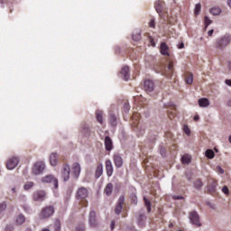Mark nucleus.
Wrapping results in <instances>:
<instances>
[{
    "label": "nucleus",
    "instance_id": "obj_1",
    "mask_svg": "<svg viewBox=\"0 0 231 231\" xmlns=\"http://www.w3.org/2000/svg\"><path fill=\"white\" fill-rule=\"evenodd\" d=\"M89 196V191L84 187L78 189L76 192V199L79 201L80 208L88 207V197Z\"/></svg>",
    "mask_w": 231,
    "mask_h": 231
},
{
    "label": "nucleus",
    "instance_id": "obj_2",
    "mask_svg": "<svg viewBox=\"0 0 231 231\" xmlns=\"http://www.w3.org/2000/svg\"><path fill=\"white\" fill-rule=\"evenodd\" d=\"M230 42H231V36L228 34H226L216 40L214 43V47L216 48V50H220L221 51H223V50H225V48H226V46L230 44Z\"/></svg>",
    "mask_w": 231,
    "mask_h": 231
},
{
    "label": "nucleus",
    "instance_id": "obj_3",
    "mask_svg": "<svg viewBox=\"0 0 231 231\" xmlns=\"http://www.w3.org/2000/svg\"><path fill=\"white\" fill-rule=\"evenodd\" d=\"M53 214H55V207L45 206L43 208H42L40 217L41 219H49V217H51Z\"/></svg>",
    "mask_w": 231,
    "mask_h": 231
},
{
    "label": "nucleus",
    "instance_id": "obj_4",
    "mask_svg": "<svg viewBox=\"0 0 231 231\" xmlns=\"http://www.w3.org/2000/svg\"><path fill=\"white\" fill-rule=\"evenodd\" d=\"M189 219L191 225H194L195 226H201L199 214L196 210H192L189 213Z\"/></svg>",
    "mask_w": 231,
    "mask_h": 231
},
{
    "label": "nucleus",
    "instance_id": "obj_5",
    "mask_svg": "<svg viewBox=\"0 0 231 231\" xmlns=\"http://www.w3.org/2000/svg\"><path fill=\"white\" fill-rule=\"evenodd\" d=\"M46 197H47L46 191L42 189L36 190L32 194L33 201H38L39 203H42V201H45Z\"/></svg>",
    "mask_w": 231,
    "mask_h": 231
},
{
    "label": "nucleus",
    "instance_id": "obj_6",
    "mask_svg": "<svg viewBox=\"0 0 231 231\" xmlns=\"http://www.w3.org/2000/svg\"><path fill=\"white\" fill-rule=\"evenodd\" d=\"M42 183H51L54 189H59V180L53 175L42 178Z\"/></svg>",
    "mask_w": 231,
    "mask_h": 231
},
{
    "label": "nucleus",
    "instance_id": "obj_7",
    "mask_svg": "<svg viewBox=\"0 0 231 231\" xmlns=\"http://www.w3.org/2000/svg\"><path fill=\"white\" fill-rule=\"evenodd\" d=\"M17 165H19V157L13 156L7 160L6 169H8V171H14V169L16 168Z\"/></svg>",
    "mask_w": 231,
    "mask_h": 231
},
{
    "label": "nucleus",
    "instance_id": "obj_8",
    "mask_svg": "<svg viewBox=\"0 0 231 231\" xmlns=\"http://www.w3.org/2000/svg\"><path fill=\"white\" fill-rule=\"evenodd\" d=\"M174 73V62L169 61L168 67L162 70V75L166 77L167 79H171L172 75Z\"/></svg>",
    "mask_w": 231,
    "mask_h": 231
},
{
    "label": "nucleus",
    "instance_id": "obj_9",
    "mask_svg": "<svg viewBox=\"0 0 231 231\" xmlns=\"http://www.w3.org/2000/svg\"><path fill=\"white\" fill-rule=\"evenodd\" d=\"M46 165L42 162H38L33 165L32 174L38 175L44 171Z\"/></svg>",
    "mask_w": 231,
    "mask_h": 231
},
{
    "label": "nucleus",
    "instance_id": "obj_10",
    "mask_svg": "<svg viewBox=\"0 0 231 231\" xmlns=\"http://www.w3.org/2000/svg\"><path fill=\"white\" fill-rule=\"evenodd\" d=\"M125 203V198L121 195L117 200V204L115 208V213L119 215L122 212V208H124V204Z\"/></svg>",
    "mask_w": 231,
    "mask_h": 231
},
{
    "label": "nucleus",
    "instance_id": "obj_11",
    "mask_svg": "<svg viewBox=\"0 0 231 231\" xmlns=\"http://www.w3.org/2000/svg\"><path fill=\"white\" fill-rule=\"evenodd\" d=\"M113 160L116 169H121V167H123L124 159H122V156H120V154H114Z\"/></svg>",
    "mask_w": 231,
    "mask_h": 231
},
{
    "label": "nucleus",
    "instance_id": "obj_12",
    "mask_svg": "<svg viewBox=\"0 0 231 231\" xmlns=\"http://www.w3.org/2000/svg\"><path fill=\"white\" fill-rule=\"evenodd\" d=\"M69 172H70L69 165L68 164L63 165V169L61 171V176L64 181H68V180H69Z\"/></svg>",
    "mask_w": 231,
    "mask_h": 231
},
{
    "label": "nucleus",
    "instance_id": "obj_13",
    "mask_svg": "<svg viewBox=\"0 0 231 231\" xmlns=\"http://www.w3.org/2000/svg\"><path fill=\"white\" fill-rule=\"evenodd\" d=\"M133 127H134L137 136H143V134H145V125H141L139 123V124H137V125H133Z\"/></svg>",
    "mask_w": 231,
    "mask_h": 231
},
{
    "label": "nucleus",
    "instance_id": "obj_14",
    "mask_svg": "<svg viewBox=\"0 0 231 231\" xmlns=\"http://www.w3.org/2000/svg\"><path fill=\"white\" fill-rule=\"evenodd\" d=\"M169 51H170V49L167 43L162 42L161 48H160V52L162 53V55H164L165 57H171V52Z\"/></svg>",
    "mask_w": 231,
    "mask_h": 231
},
{
    "label": "nucleus",
    "instance_id": "obj_15",
    "mask_svg": "<svg viewBox=\"0 0 231 231\" xmlns=\"http://www.w3.org/2000/svg\"><path fill=\"white\" fill-rule=\"evenodd\" d=\"M90 226H97L98 222H97V213L95 211H90L88 217Z\"/></svg>",
    "mask_w": 231,
    "mask_h": 231
},
{
    "label": "nucleus",
    "instance_id": "obj_16",
    "mask_svg": "<svg viewBox=\"0 0 231 231\" xmlns=\"http://www.w3.org/2000/svg\"><path fill=\"white\" fill-rule=\"evenodd\" d=\"M106 171L108 178H111V176H113V162H111V160L106 161Z\"/></svg>",
    "mask_w": 231,
    "mask_h": 231
},
{
    "label": "nucleus",
    "instance_id": "obj_17",
    "mask_svg": "<svg viewBox=\"0 0 231 231\" xmlns=\"http://www.w3.org/2000/svg\"><path fill=\"white\" fill-rule=\"evenodd\" d=\"M72 172L74 178H79V176H80V164L79 162H74L72 164Z\"/></svg>",
    "mask_w": 231,
    "mask_h": 231
},
{
    "label": "nucleus",
    "instance_id": "obj_18",
    "mask_svg": "<svg viewBox=\"0 0 231 231\" xmlns=\"http://www.w3.org/2000/svg\"><path fill=\"white\" fill-rule=\"evenodd\" d=\"M144 89L149 91L150 93L154 91V82L151 79H147L144 81Z\"/></svg>",
    "mask_w": 231,
    "mask_h": 231
},
{
    "label": "nucleus",
    "instance_id": "obj_19",
    "mask_svg": "<svg viewBox=\"0 0 231 231\" xmlns=\"http://www.w3.org/2000/svg\"><path fill=\"white\" fill-rule=\"evenodd\" d=\"M216 189H217V181L216 180L209 181V184L208 185V190L209 194H215Z\"/></svg>",
    "mask_w": 231,
    "mask_h": 231
},
{
    "label": "nucleus",
    "instance_id": "obj_20",
    "mask_svg": "<svg viewBox=\"0 0 231 231\" xmlns=\"http://www.w3.org/2000/svg\"><path fill=\"white\" fill-rule=\"evenodd\" d=\"M50 163L52 167H56L57 163H59V155L57 154V152L51 153Z\"/></svg>",
    "mask_w": 231,
    "mask_h": 231
},
{
    "label": "nucleus",
    "instance_id": "obj_21",
    "mask_svg": "<svg viewBox=\"0 0 231 231\" xmlns=\"http://www.w3.org/2000/svg\"><path fill=\"white\" fill-rule=\"evenodd\" d=\"M105 149L106 151H113V140L109 136L105 137Z\"/></svg>",
    "mask_w": 231,
    "mask_h": 231
},
{
    "label": "nucleus",
    "instance_id": "obj_22",
    "mask_svg": "<svg viewBox=\"0 0 231 231\" xmlns=\"http://www.w3.org/2000/svg\"><path fill=\"white\" fill-rule=\"evenodd\" d=\"M163 5H164L163 0H158L155 3L154 8L158 14H162V12H163Z\"/></svg>",
    "mask_w": 231,
    "mask_h": 231
},
{
    "label": "nucleus",
    "instance_id": "obj_23",
    "mask_svg": "<svg viewBox=\"0 0 231 231\" xmlns=\"http://www.w3.org/2000/svg\"><path fill=\"white\" fill-rule=\"evenodd\" d=\"M141 116H142L140 115V113L134 112L132 116V121H133L132 125H138V124H140Z\"/></svg>",
    "mask_w": 231,
    "mask_h": 231
},
{
    "label": "nucleus",
    "instance_id": "obj_24",
    "mask_svg": "<svg viewBox=\"0 0 231 231\" xmlns=\"http://www.w3.org/2000/svg\"><path fill=\"white\" fill-rule=\"evenodd\" d=\"M121 75H123L125 80H129L130 79V74H129V67L125 66L121 69Z\"/></svg>",
    "mask_w": 231,
    "mask_h": 231
},
{
    "label": "nucleus",
    "instance_id": "obj_25",
    "mask_svg": "<svg viewBox=\"0 0 231 231\" xmlns=\"http://www.w3.org/2000/svg\"><path fill=\"white\" fill-rule=\"evenodd\" d=\"M185 82L189 85L194 82V75L191 72L185 73Z\"/></svg>",
    "mask_w": 231,
    "mask_h": 231
},
{
    "label": "nucleus",
    "instance_id": "obj_26",
    "mask_svg": "<svg viewBox=\"0 0 231 231\" xmlns=\"http://www.w3.org/2000/svg\"><path fill=\"white\" fill-rule=\"evenodd\" d=\"M96 118H97V121L98 122V124H104V111H101V110H97L96 112Z\"/></svg>",
    "mask_w": 231,
    "mask_h": 231
},
{
    "label": "nucleus",
    "instance_id": "obj_27",
    "mask_svg": "<svg viewBox=\"0 0 231 231\" xmlns=\"http://www.w3.org/2000/svg\"><path fill=\"white\" fill-rule=\"evenodd\" d=\"M177 112H176V106H172L169 110H168V116L170 120H172L173 118L176 117Z\"/></svg>",
    "mask_w": 231,
    "mask_h": 231
},
{
    "label": "nucleus",
    "instance_id": "obj_28",
    "mask_svg": "<svg viewBox=\"0 0 231 231\" xmlns=\"http://www.w3.org/2000/svg\"><path fill=\"white\" fill-rule=\"evenodd\" d=\"M199 107H208V106H210V101L205 97L200 98L199 99Z\"/></svg>",
    "mask_w": 231,
    "mask_h": 231
},
{
    "label": "nucleus",
    "instance_id": "obj_29",
    "mask_svg": "<svg viewBox=\"0 0 231 231\" xmlns=\"http://www.w3.org/2000/svg\"><path fill=\"white\" fill-rule=\"evenodd\" d=\"M103 172H104V166L102 164H98L96 169V172H95L96 178H100V176H102Z\"/></svg>",
    "mask_w": 231,
    "mask_h": 231
},
{
    "label": "nucleus",
    "instance_id": "obj_30",
    "mask_svg": "<svg viewBox=\"0 0 231 231\" xmlns=\"http://www.w3.org/2000/svg\"><path fill=\"white\" fill-rule=\"evenodd\" d=\"M113 183H108L105 188V194H106V196H111V194H113Z\"/></svg>",
    "mask_w": 231,
    "mask_h": 231
},
{
    "label": "nucleus",
    "instance_id": "obj_31",
    "mask_svg": "<svg viewBox=\"0 0 231 231\" xmlns=\"http://www.w3.org/2000/svg\"><path fill=\"white\" fill-rule=\"evenodd\" d=\"M191 160H192V157H190V155H189V154H185L181 158V162H182L183 165H189V163H190Z\"/></svg>",
    "mask_w": 231,
    "mask_h": 231
},
{
    "label": "nucleus",
    "instance_id": "obj_32",
    "mask_svg": "<svg viewBox=\"0 0 231 231\" xmlns=\"http://www.w3.org/2000/svg\"><path fill=\"white\" fill-rule=\"evenodd\" d=\"M24 221H26V218L24 217L23 215H18L15 219L16 225H23V223H24Z\"/></svg>",
    "mask_w": 231,
    "mask_h": 231
},
{
    "label": "nucleus",
    "instance_id": "obj_33",
    "mask_svg": "<svg viewBox=\"0 0 231 231\" xmlns=\"http://www.w3.org/2000/svg\"><path fill=\"white\" fill-rule=\"evenodd\" d=\"M215 156H216V153H214L213 150L208 149L206 151V157L208 158L209 160L214 159Z\"/></svg>",
    "mask_w": 231,
    "mask_h": 231
},
{
    "label": "nucleus",
    "instance_id": "obj_34",
    "mask_svg": "<svg viewBox=\"0 0 231 231\" xmlns=\"http://www.w3.org/2000/svg\"><path fill=\"white\" fill-rule=\"evenodd\" d=\"M210 14H212V15H219V14H221V8H219V7H212L210 9Z\"/></svg>",
    "mask_w": 231,
    "mask_h": 231
},
{
    "label": "nucleus",
    "instance_id": "obj_35",
    "mask_svg": "<svg viewBox=\"0 0 231 231\" xmlns=\"http://www.w3.org/2000/svg\"><path fill=\"white\" fill-rule=\"evenodd\" d=\"M35 185V183H33V181H27L24 185H23V189L25 190H30V189H33V186Z\"/></svg>",
    "mask_w": 231,
    "mask_h": 231
},
{
    "label": "nucleus",
    "instance_id": "obj_36",
    "mask_svg": "<svg viewBox=\"0 0 231 231\" xmlns=\"http://www.w3.org/2000/svg\"><path fill=\"white\" fill-rule=\"evenodd\" d=\"M200 12H201V4H196L195 11H194L195 15H199Z\"/></svg>",
    "mask_w": 231,
    "mask_h": 231
},
{
    "label": "nucleus",
    "instance_id": "obj_37",
    "mask_svg": "<svg viewBox=\"0 0 231 231\" xmlns=\"http://www.w3.org/2000/svg\"><path fill=\"white\" fill-rule=\"evenodd\" d=\"M144 205L147 208V212H151V201L147 199V198H143Z\"/></svg>",
    "mask_w": 231,
    "mask_h": 231
},
{
    "label": "nucleus",
    "instance_id": "obj_38",
    "mask_svg": "<svg viewBox=\"0 0 231 231\" xmlns=\"http://www.w3.org/2000/svg\"><path fill=\"white\" fill-rule=\"evenodd\" d=\"M204 23H205V28H208V26H210V24H212V20H210V18H208V16H205Z\"/></svg>",
    "mask_w": 231,
    "mask_h": 231
},
{
    "label": "nucleus",
    "instance_id": "obj_39",
    "mask_svg": "<svg viewBox=\"0 0 231 231\" xmlns=\"http://www.w3.org/2000/svg\"><path fill=\"white\" fill-rule=\"evenodd\" d=\"M133 41L138 42L142 39V34L140 32H136L135 34L132 35Z\"/></svg>",
    "mask_w": 231,
    "mask_h": 231
},
{
    "label": "nucleus",
    "instance_id": "obj_40",
    "mask_svg": "<svg viewBox=\"0 0 231 231\" xmlns=\"http://www.w3.org/2000/svg\"><path fill=\"white\" fill-rule=\"evenodd\" d=\"M194 185L196 189H201V187H203V181H201V180L199 179L194 182Z\"/></svg>",
    "mask_w": 231,
    "mask_h": 231
},
{
    "label": "nucleus",
    "instance_id": "obj_41",
    "mask_svg": "<svg viewBox=\"0 0 231 231\" xmlns=\"http://www.w3.org/2000/svg\"><path fill=\"white\" fill-rule=\"evenodd\" d=\"M130 110H131V105H129V103H125L124 105L125 113H129Z\"/></svg>",
    "mask_w": 231,
    "mask_h": 231
},
{
    "label": "nucleus",
    "instance_id": "obj_42",
    "mask_svg": "<svg viewBox=\"0 0 231 231\" xmlns=\"http://www.w3.org/2000/svg\"><path fill=\"white\" fill-rule=\"evenodd\" d=\"M183 131H184V133H185L188 136L190 135V128H189V125H183Z\"/></svg>",
    "mask_w": 231,
    "mask_h": 231
},
{
    "label": "nucleus",
    "instance_id": "obj_43",
    "mask_svg": "<svg viewBox=\"0 0 231 231\" xmlns=\"http://www.w3.org/2000/svg\"><path fill=\"white\" fill-rule=\"evenodd\" d=\"M222 192H224V194H226V196H228V194H230V190L228 189V187L224 186L222 188Z\"/></svg>",
    "mask_w": 231,
    "mask_h": 231
},
{
    "label": "nucleus",
    "instance_id": "obj_44",
    "mask_svg": "<svg viewBox=\"0 0 231 231\" xmlns=\"http://www.w3.org/2000/svg\"><path fill=\"white\" fill-rule=\"evenodd\" d=\"M149 27L150 28H155L156 27V22L154 21V19H152L149 23Z\"/></svg>",
    "mask_w": 231,
    "mask_h": 231
},
{
    "label": "nucleus",
    "instance_id": "obj_45",
    "mask_svg": "<svg viewBox=\"0 0 231 231\" xmlns=\"http://www.w3.org/2000/svg\"><path fill=\"white\" fill-rule=\"evenodd\" d=\"M6 210V202H3L0 204V211Z\"/></svg>",
    "mask_w": 231,
    "mask_h": 231
},
{
    "label": "nucleus",
    "instance_id": "obj_46",
    "mask_svg": "<svg viewBox=\"0 0 231 231\" xmlns=\"http://www.w3.org/2000/svg\"><path fill=\"white\" fill-rule=\"evenodd\" d=\"M160 152L162 156H167V149L162 147Z\"/></svg>",
    "mask_w": 231,
    "mask_h": 231
},
{
    "label": "nucleus",
    "instance_id": "obj_47",
    "mask_svg": "<svg viewBox=\"0 0 231 231\" xmlns=\"http://www.w3.org/2000/svg\"><path fill=\"white\" fill-rule=\"evenodd\" d=\"M111 125L115 127L116 126V116H112L111 117Z\"/></svg>",
    "mask_w": 231,
    "mask_h": 231
},
{
    "label": "nucleus",
    "instance_id": "obj_48",
    "mask_svg": "<svg viewBox=\"0 0 231 231\" xmlns=\"http://www.w3.org/2000/svg\"><path fill=\"white\" fill-rule=\"evenodd\" d=\"M5 231H14V226L7 225L5 228Z\"/></svg>",
    "mask_w": 231,
    "mask_h": 231
},
{
    "label": "nucleus",
    "instance_id": "obj_49",
    "mask_svg": "<svg viewBox=\"0 0 231 231\" xmlns=\"http://www.w3.org/2000/svg\"><path fill=\"white\" fill-rule=\"evenodd\" d=\"M149 42H150V44L151 46L154 47L156 46V43L154 42V39H152V37H149Z\"/></svg>",
    "mask_w": 231,
    "mask_h": 231
},
{
    "label": "nucleus",
    "instance_id": "obj_50",
    "mask_svg": "<svg viewBox=\"0 0 231 231\" xmlns=\"http://www.w3.org/2000/svg\"><path fill=\"white\" fill-rule=\"evenodd\" d=\"M81 132H83L84 134H86V133H89V127H88V126H83Z\"/></svg>",
    "mask_w": 231,
    "mask_h": 231
},
{
    "label": "nucleus",
    "instance_id": "obj_51",
    "mask_svg": "<svg viewBox=\"0 0 231 231\" xmlns=\"http://www.w3.org/2000/svg\"><path fill=\"white\" fill-rule=\"evenodd\" d=\"M225 84H226V86H229L231 88V79H226Z\"/></svg>",
    "mask_w": 231,
    "mask_h": 231
},
{
    "label": "nucleus",
    "instance_id": "obj_52",
    "mask_svg": "<svg viewBox=\"0 0 231 231\" xmlns=\"http://www.w3.org/2000/svg\"><path fill=\"white\" fill-rule=\"evenodd\" d=\"M214 33V30H209L208 32V37H212V34Z\"/></svg>",
    "mask_w": 231,
    "mask_h": 231
},
{
    "label": "nucleus",
    "instance_id": "obj_53",
    "mask_svg": "<svg viewBox=\"0 0 231 231\" xmlns=\"http://www.w3.org/2000/svg\"><path fill=\"white\" fill-rule=\"evenodd\" d=\"M76 231H85L84 226H82L81 227H77Z\"/></svg>",
    "mask_w": 231,
    "mask_h": 231
},
{
    "label": "nucleus",
    "instance_id": "obj_54",
    "mask_svg": "<svg viewBox=\"0 0 231 231\" xmlns=\"http://www.w3.org/2000/svg\"><path fill=\"white\" fill-rule=\"evenodd\" d=\"M182 48H185V43H184V42H181V43L179 45V50H182Z\"/></svg>",
    "mask_w": 231,
    "mask_h": 231
},
{
    "label": "nucleus",
    "instance_id": "obj_55",
    "mask_svg": "<svg viewBox=\"0 0 231 231\" xmlns=\"http://www.w3.org/2000/svg\"><path fill=\"white\" fill-rule=\"evenodd\" d=\"M173 199H183L182 196H174Z\"/></svg>",
    "mask_w": 231,
    "mask_h": 231
},
{
    "label": "nucleus",
    "instance_id": "obj_56",
    "mask_svg": "<svg viewBox=\"0 0 231 231\" xmlns=\"http://www.w3.org/2000/svg\"><path fill=\"white\" fill-rule=\"evenodd\" d=\"M110 228H111V230L115 229V221L111 222Z\"/></svg>",
    "mask_w": 231,
    "mask_h": 231
},
{
    "label": "nucleus",
    "instance_id": "obj_57",
    "mask_svg": "<svg viewBox=\"0 0 231 231\" xmlns=\"http://www.w3.org/2000/svg\"><path fill=\"white\" fill-rule=\"evenodd\" d=\"M193 120L198 122L199 120V116H194Z\"/></svg>",
    "mask_w": 231,
    "mask_h": 231
},
{
    "label": "nucleus",
    "instance_id": "obj_58",
    "mask_svg": "<svg viewBox=\"0 0 231 231\" xmlns=\"http://www.w3.org/2000/svg\"><path fill=\"white\" fill-rule=\"evenodd\" d=\"M227 68H228V69L231 70V61H228V63H227Z\"/></svg>",
    "mask_w": 231,
    "mask_h": 231
},
{
    "label": "nucleus",
    "instance_id": "obj_59",
    "mask_svg": "<svg viewBox=\"0 0 231 231\" xmlns=\"http://www.w3.org/2000/svg\"><path fill=\"white\" fill-rule=\"evenodd\" d=\"M55 231H60V226H57V227L55 228Z\"/></svg>",
    "mask_w": 231,
    "mask_h": 231
},
{
    "label": "nucleus",
    "instance_id": "obj_60",
    "mask_svg": "<svg viewBox=\"0 0 231 231\" xmlns=\"http://www.w3.org/2000/svg\"><path fill=\"white\" fill-rule=\"evenodd\" d=\"M227 106H229V107H231V99L227 102Z\"/></svg>",
    "mask_w": 231,
    "mask_h": 231
},
{
    "label": "nucleus",
    "instance_id": "obj_61",
    "mask_svg": "<svg viewBox=\"0 0 231 231\" xmlns=\"http://www.w3.org/2000/svg\"><path fill=\"white\" fill-rule=\"evenodd\" d=\"M220 169V174H223L225 171H223V169L219 168Z\"/></svg>",
    "mask_w": 231,
    "mask_h": 231
},
{
    "label": "nucleus",
    "instance_id": "obj_62",
    "mask_svg": "<svg viewBox=\"0 0 231 231\" xmlns=\"http://www.w3.org/2000/svg\"><path fill=\"white\" fill-rule=\"evenodd\" d=\"M12 191L15 193V188H13V189H12Z\"/></svg>",
    "mask_w": 231,
    "mask_h": 231
},
{
    "label": "nucleus",
    "instance_id": "obj_63",
    "mask_svg": "<svg viewBox=\"0 0 231 231\" xmlns=\"http://www.w3.org/2000/svg\"><path fill=\"white\" fill-rule=\"evenodd\" d=\"M42 231H50V229H46V228H45V229H43Z\"/></svg>",
    "mask_w": 231,
    "mask_h": 231
},
{
    "label": "nucleus",
    "instance_id": "obj_64",
    "mask_svg": "<svg viewBox=\"0 0 231 231\" xmlns=\"http://www.w3.org/2000/svg\"><path fill=\"white\" fill-rule=\"evenodd\" d=\"M26 231H32L30 228H27Z\"/></svg>",
    "mask_w": 231,
    "mask_h": 231
}]
</instances>
